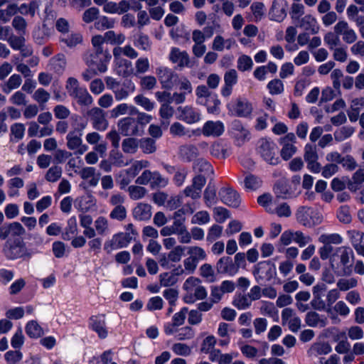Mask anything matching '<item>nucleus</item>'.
Here are the masks:
<instances>
[{
	"label": "nucleus",
	"instance_id": "obj_1",
	"mask_svg": "<svg viewBox=\"0 0 364 364\" xmlns=\"http://www.w3.org/2000/svg\"><path fill=\"white\" fill-rule=\"evenodd\" d=\"M133 115L122 118L117 122L121 134L125 136H141L144 133L145 127L152 120V116L146 112L138 111Z\"/></svg>",
	"mask_w": 364,
	"mask_h": 364
},
{
	"label": "nucleus",
	"instance_id": "obj_2",
	"mask_svg": "<svg viewBox=\"0 0 364 364\" xmlns=\"http://www.w3.org/2000/svg\"><path fill=\"white\" fill-rule=\"evenodd\" d=\"M2 252L10 260L21 259L28 261L33 256L32 251L27 248L26 243L20 238L8 239L4 244Z\"/></svg>",
	"mask_w": 364,
	"mask_h": 364
},
{
	"label": "nucleus",
	"instance_id": "obj_3",
	"mask_svg": "<svg viewBox=\"0 0 364 364\" xmlns=\"http://www.w3.org/2000/svg\"><path fill=\"white\" fill-rule=\"evenodd\" d=\"M183 288L187 292L183 298L186 303H193L207 296L206 289L201 285V280L198 278L188 277L183 283Z\"/></svg>",
	"mask_w": 364,
	"mask_h": 364
},
{
	"label": "nucleus",
	"instance_id": "obj_4",
	"mask_svg": "<svg viewBox=\"0 0 364 364\" xmlns=\"http://www.w3.org/2000/svg\"><path fill=\"white\" fill-rule=\"evenodd\" d=\"M337 255L340 259V264L342 266L341 270L337 272L339 276H349L351 274L353 269V261L354 259V253L350 247L342 246L336 249V253L333 256Z\"/></svg>",
	"mask_w": 364,
	"mask_h": 364
},
{
	"label": "nucleus",
	"instance_id": "obj_5",
	"mask_svg": "<svg viewBox=\"0 0 364 364\" xmlns=\"http://www.w3.org/2000/svg\"><path fill=\"white\" fill-rule=\"evenodd\" d=\"M156 75L162 88L166 90H171L178 81V75L173 69L166 66L158 67Z\"/></svg>",
	"mask_w": 364,
	"mask_h": 364
},
{
	"label": "nucleus",
	"instance_id": "obj_6",
	"mask_svg": "<svg viewBox=\"0 0 364 364\" xmlns=\"http://www.w3.org/2000/svg\"><path fill=\"white\" fill-rule=\"evenodd\" d=\"M275 144L265 138L258 141V150L261 156L265 161L271 165H277L279 162V157L276 156Z\"/></svg>",
	"mask_w": 364,
	"mask_h": 364
},
{
	"label": "nucleus",
	"instance_id": "obj_7",
	"mask_svg": "<svg viewBox=\"0 0 364 364\" xmlns=\"http://www.w3.org/2000/svg\"><path fill=\"white\" fill-rule=\"evenodd\" d=\"M81 136L80 130L77 129L70 131L66 136L68 149L78 154H82L87 150V146L82 144Z\"/></svg>",
	"mask_w": 364,
	"mask_h": 364
},
{
	"label": "nucleus",
	"instance_id": "obj_8",
	"mask_svg": "<svg viewBox=\"0 0 364 364\" xmlns=\"http://www.w3.org/2000/svg\"><path fill=\"white\" fill-rule=\"evenodd\" d=\"M87 116L92 121V127L98 131H105L108 127V121L106 119L105 112L100 107H95L87 110Z\"/></svg>",
	"mask_w": 364,
	"mask_h": 364
},
{
	"label": "nucleus",
	"instance_id": "obj_9",
	"mask_svg": "<svg viewBox=\"0 0 364 364\" xmlns=\"http://www.w3.org/2000/svg\"><path fill=\"white\" fill-rule=\"evenodd\" d=\"M132 239L130 233H117L112 236L111 240L105 243L104 249L107 253H110L112 250L127 247Z\"/></svg>",
	"mask_w": 364,
	"mask_h": 364
},
{
	"label": "nucleus",
	"instance_id": "obj_10",
	"mask_svg": "<svg viewBox=\"0 0 364 364\" xmlns=\"http://www.w3.org/2000/svg\"><path fill=\"white\" fill-rule=\"evenodd\" d=\"M333 30L338 36H342L343 41L348 44L356 41L358 36L355 31L350 28L347 21H339L333 27Z\"/></svg>",
	"mask_w": 364,
	"mask_h": 364
},
{
	"label": "nucleus",
	"instance_id": "obj_11",
	"mask_svg": "<svg viewBox=\"0 0 364 364\" xmlns=\"http://www.w3.org/2000/svg\"><path fill=\"white\" fill-rule=\"evenodd\" d=\"M296 139L294 133H288L279 139V143L283 146L281 150V156L283 159H289L296 151V147L294 145Z\"/></svg>",
	"mask_w": 364,
	"mask_h": 364
},
{
	"label": "nucleus",
	"instance_id": "obj_12",
	"mask_svg": "<svg viewBox=\"0 0 364 364\" xmlns=\"http://www.w3.org/2000/svg\"><path fill=\"white\" fill-rule=\"evenodd\" d=\"M219 196L223 203L232 208H237L241 203L239 193L230 187L222 188Z\"/></svg>",
	"mask_w": 364,
	"mask_h": 364
},
{
	"label": "nucleus",
	"instance_id": "obj_13",
	"mask_svg": "<svg viewBox=\"0 0 364 364\" xmlns=\"http://www.w3.org/2000/svg\"><path fill=\"white\" fill-rule=\"evenodd\" d=\"M178 119L191 124L200 120V113L192 106L178 107L177 108Z\"/></svg>",
	"mask_w": 364,
	"mask_h": 364
},
{
	"label": "nucleus",
	"instance_id": "obj_14",
	"mask_svg": "<svg viewBox=\"0 0 364 364\" xmlns=\"http://www.w3.org/2000/svg\"><path fill=\"white\" fill-rule=\"evenodd\" d=\"M90 327L101 339L108 336V331L106 327L105 317L104 315L92 316L90 318Z\"/></svg>",
	"mask_w": 364,
	"mask_h": 364
},
{
	"label": "nucleus",
	"instance_id": "obj_15",
	"mask_svg": "<svg viewBox=\"0 0 364 364\" xmlns=\"http://www.w3.org/2000/svg\"><path fill=\"white\" fill-rule=\"evenodd\" d=\"M215 269L218 274H228L229 276H234L237 274L233 261L232 258L228 256H224L220 258L216 263Z\"/></svg>",
	"mask_w": 364,
	"mask_h": 364
},
{
	"label": "nucleus",
	"instance_id": "obj_16",
	"mask_svg": "<svg viewBox=\"0 0 364 364\" xmlns=\"http://www.w3.org/2000/svg\"><path fill=\"white\" fill-rule=\"evenodd\" d=\"M224 131V124L220 121H208L202 128V133L206 136L218 137L222 135Z\"/></svg>",
	"mask_w": 364,
	"mask_h": 364
},
{
	"label": "nucleus",
	"instance_id": "obj_17",
	"mask_svg": "<svg viewBox=\"0 0 364 364\" xmlns=\"http://www.w3.org/2000/svg\"><path fill=\"white\" fill-rule=\"evenodd\" d=\"M295 25L311 34H316L319 31L316 19L310 14L306 15L297 22H295Z\"/></svg>",
	"mask_w": 364,
	"mask_h": 364
},
{
	"label": "nucleus",
	"instance_id": "obj_18",
	"mask_svg": "<svg viewBox=\"0 0 364 364\" xmlns=\"http://www.w3.org/2000/svg\"><path fill=\"white\" fill-rule=\"evenodd\" d=\"M225 85L221 90L224 97H228L232 93V86L237 82V73L235 69L227 71L224 75Z\"/></svg>",
	"mask_w": 364,
	"mask_h": 364
},
{
	"label": "nucleus",
	"instance_id": "obj_19",
	"mask_svg": "<svg viewBox=\"0 0 364 364\" xmlns=\"http://www.w3.org/2000/svg\"><path fill=\"white\" fill-rule=\"evenodd\" d=\"M169 60L173 63H177L180 68L188 67L189 55L186 51H181L178 48H173L169 55Z\"/></svg>",
	"mask_w": 364,
	"mask_h": 364
},
{
	"label": "nucleus",
	"instance_id": "obj_20",
	"mask_svg": "<svg viewBox=\"0 0 364 364\" xmlns=\"http://www.w3.org/2000/svg\"><path fill=\"white\" fill-rule=\"evenodd\" d=\"M151 214V206L144 203H138L132 210L133 217L139 221L149 220Z\"/></svg>",
	"mask_w": 364,
	"mask_h": 364
},
{
	"label": "nucleus",
	"instance_id": "obj_21",
	"mask_svg": "<svg viewBox=\"0 0 364 364\" xmlns=\"http://www.w3.org/2000/svg\"><path fill=\"white\" fill-rule=\"evenodd\" d=\"M135 86L131 80H127L123 82L122 86L113 92L117 101H122L127 99L129 95L134 92Z\"/></svg>",
	"mask_w": 364,
	"mask_h": 364
},
{
	"label": "nucleus",
	"instance_id": "obj_22",
	"mask_svg": "<svg viewBox=\"0 0 364 364\" xmlns=\"http://www.w3.org/2000/svg\"><path fill=\"white\" fill-rule=\"evenodd\" d=\"M234 114L240 117H245L250 115L252 111V105L245 99H237L233 106Z\"/></svg>",
	"mask_w": 364,
	"mask_h": 364
},
{
	"label": "nucleus",
	"instance_id": "obj_23",
	"mask_svg": "<svg viewBox=\"0 0 364 364\" xmlns=\"http://www.w3.org/2000/svg\"><path fill=\"white\" fill-rule=\"evenodd\" d=\"M139 111L135 106L127 103H121L117 105L110 111V116L112 118H117L119 116L129 114L133 115Z\"/></svg>",
	"mask_w": 364,
	"mask_h": 364
},
{
	"label": "nucleus",
	"instance_id": "obj_24",
	"mask_svg": "<svg viewBox=\"0 0 364 364\" xmlns=\"http://www.w3.org/2000/svg\"><path fill=\"white\" fill-rule=\"evenodd\" d=\"M80 105L89 106L92 104L93 98L85 87H80L71 96Z\"/></svg>",
	"mask_w": 364,
	"mask_h": 364
},
{
	"label": "nucleus",
	"instance_id": "obj_25",
	"mask_svg": "<svg viewBox=\"0 0 364 364\" xmlns=\"http://www.w3.org/2000/svg\"><path fill=\"white\" fill-rule=\"evenodd\" d=\"M305 321L309 326L311 327H325L327 325V318L321 316L316 311H309L306 314Z\"/></svg>",
	"mask_w": 364,
	"mask_h": 364
},
{
	"label": "nucleus",
	"instance_id": "obj_26",
	"mask_svg": "<svg viewBox=\"0 0 364 364\" xmlns=\"http://www.w3.org/2000/svg\"><path fill=\"white\" fill-rule=\"evenodd\" d=\"M50 70L58 75H61L66 66V59L63 54H58L50 60Z\"/></svg>",
	"mask_w": 364,
	"mask_h": 364
},
{
	"label": "nucleus",
	"instance_id": "obj_27",
	"mask_svg": "<svg viewBox=\"0 0 364 364\" xmlns=\"http://www.w3.org/2000/svg\"><path fill=\"white\" fill-rule=\"evenodd\" d=\"M22 83V78L18 74H13L8 80L1 85L2 91L9 94L13 90L17 89Z\"/></svg>",
	"mask_w": 364,
	"mask_h": 364
},
{
	"label": "nucleus",
	"instance_id": "obj_28",
	"mask_svg": "<svg viewBox=\"0 0 364 364\" xmlns=\"http://www.w3.org/2000/svg\"><path fill=\"white\" fill-rule=\"evenodd\" d=\"M235 139L242 143L249 138L250 132L245 129L240 121H234L232 124Z\"/></svg>",
	"mask_w": 364,
	"mask_h": 364
},
{
	"label": "nucleus",
	"instance_id": "obj_29",
	"mask_svg": "<svg viewBox=\"0 0 364 364\" xmlns=\"http://www.w3.org/2000/svg\"><path fill=\"white\" fill-rule=\"evenodd\" d=\"M180 155L188 161L196 159L199 153L198 148L193 144L182 145L179 148Z\"/></svg>",
	"mask_w": 364,
	"mask_h": 364
},
{
	"label": "nucleus",
	"instance_id": "obj_30",
	"mask_svg": "<svg viewBox=\"0 0 364 364\" xmlns=\"http://www.w3.org/2000/svg\"><path fill=\"white\" fill-rule=\"evenodd\" d=\"M210 154L218 159H225L230 154V149L220 143H214L210 146Z\"/></svg>",
	"mask_w": 364,
	"mask_h": 364
},
{
	"label": "nucleus",
	"instance_id": "obj_31",
	"mask_svg": "<svg viewBox=\"0 0 364 364\" xmlns=\"http://www.w3.org/2000/svg\"><path fill=\"white\" fill-rule=\"evenodd\" d=\"M331 351V347L326 343H314L309 350L308 354L309 356H317L321 355H326Z\"/></svg>",
	"mask_w": 364,
	"mask_h": 364
},
{
	"label": "nucleus",
	"instance_id": "obj_32",
	"mask_svg": "<svg viewBox=\"0 0 364 364\" xmlns=\"http://www.w3.org/2000/svg\"><path fill=\"white\" fill-rule=\"evenodd\" d=\"M139 139L135 137H127L122 143V151L126 154H135L139 147Z\"/></svg>",
	"mask_w": 364,
	"mask_h": 364
},
{
	"label": "nucleus",
	"instance_id": "obj_33",
	"mask_svg": "<svg viewBox=\"0 0 364 364\" xmlns=\"http://www.w3.org/2000/svg\"><path fill=\"white\" fill-rule=\"evenodd\" d=\"M350 242L358 252L364 245V233L357 230L348 231Z\"/></svg>",
	"mask_w": 364,
	"mask_h": 364
},
{
	"label": "nucleus",
	"instance_id": "obj_34",
	"mask_svg": "<svg viewBox=\"0 0 364 364\" xmlns=\"http://www.w3.org/2000/svg\"><path fill=\"white\" fill-rule=\"evenodd\" d=\"M26 332L27 335L33 338L41 337L44 332L41 326L36 321H30L26 326Z\"/></svg>",
	"mask_w": 364,
	"mask_h": 364
},
{
	"label": "nucleus",
	"instance_id": "obj_35",
	"mask_svg": "<svg viewBox=\"0 0 364 364\" xmlns=\"http://www.w3.org/2000/svg\"><path fill=\"white\" fill-rule=\"evenodd\" d=\"M170 134L173 136L182 137L185 136H188V137H191L193 134L187 129L180 122H173L169 129ZM193 133V132H192Z\"/></svg>",
	"mask_w": 364,
	"mask_h": 364
},
{
	"label": "nucleus",
	"instance_id": "obj_36",
	"mask_svg": "<svg viewBox=\"0 0 364 364\" xmlns=\"http://www.w3.org/2000/svg\"><path fill=\"white\" fill-rule=\"evenodd\" d=\"M17 11L18 6L15 4H9L6 9H0V22L8 23Z\"/></svg>",
	"mask_w": 364,
	"mask_h": 364
},
{
	"label": "nucleus",
	"instance_id": "obj_37",
	"mask_svg": "<svg viewBox=\"0 0 364 364\" xmlns=\"http://www.w3.org/2000/svg\"><path fill=\"white\" fill-rule=\"evenodd\" d=\"M149 166L150 163L146 160L135 161L127 170V173L131 178H134L143 168H148Z\"/></svg>",
	"mask_w": 364,
	"mask_h": 364
},
{
	"label": "nucleus",
	"instance_id": "obj_38",
	"mask_svg": "<svg viewBox=\"0 0 364 364\" xmlns=\"http://www.w3.org/2000/svg\"><path fill=\"white\" fill-rule=\"evenodd\" d=\"M139 146L146 154H153L156 151V141L150 137L140 139Z\"/></svg>",
	"mask_w": 364,
	"mask_h": 364
},
{
	"label": "nucleus",
	"instance_id": "obj_39",
	"mask_svg": "<svg viewBox=\"0 0 364 364\" xmlns=\"http://www.w3.org/2000/svg\"><path fill=\"white\" fill-rule=\"evenodd\" d=\"M10 141L17 142L24 136L25 126L21 123H15L11 126Z\"/></svg>",
	"mask_w": 364,
	"mask_h": 364
},
{
	"label": "nucleus",
	"instance_id": "obj_40",
	"mask_svg": "<svg viewBox=\"0 0 364 364\" xmlns=\"http://www.w3.org/2000/svg\"><path fill=\"white\" fill-rule=\"evenodd\" d=\"M129 196L132 200H137L143 198L147 193V190L142 186L132 185L127 188Z\"/></svg>",
	"mask_w": 364,
	"mask_h": 364
},
{
	"label": "nucleus",
	"instance_id": "obj_41",
	"mask_svg": "<svg viewBox=\"0 0 364 364\" xmlns=\"http://www.w3.org/2000/svg\"><path fill=\"white\" fill-rule=\"evenodd\" d=\"M134 101L136 105L141 107L146 112H151L155 107V103L141 94L135 96Z\"/></svg>",
	"mask_w": 364,
	"mask_h": 364
},
{
	"label": "nucleus",
	"instance_id": "obj_42",
	"mask_svg": "<svg viewBox=\"0 0 364 364\" xmlns=\"http://www.w3.org/2000/svg\"><path fill=\"white\" fill-rule=\"evenodd\" d=\"M318 241L323 245H339L342 242L343 238L339 234L337 233L323 234L320 235Z\"/></svg>",
	"mask_w": 364,
	"mask_h": 364
},
{
	"label": "nucleus",
	"instance_id": "obj_43",
	"mask_svg": "<svg viewBox=\"0 0 364 364\" xmlns=\"http://www.w3.org/2000/svg\"><path fill=\"white\" fill-rule=\"evenodd\" d=\"M340 338H343V339L338 342V343L337 344V346L335 348V350L338 353H341V354L346 353L349 351V350L350 348V345L347 341V338L346 337V333H341L337 335L336 337L335 338V340L338 341Z\"/></svg>",
	"mask_w": 364,
	"mask_h": 364
},
{
	"label": "nucleus",
	"instance_id": "obj_44",
	"mask_svg": "<svg viewBox=\"0 0 364 364\" xmlns=\"http://www.w3.org/2000/svg\"><path fill=\"white\" fill-rule=\"evenodd\" d=\"M109 159L111 163L117 167H123L129 164V162L125 161L123 154L117 149L110 151Z\"/></svg>",
	"mask_w": 364,
	"mask_h": 364
},
{
	"label": "nucleus",
	"instance_id": "obj_45",
	"mask_svg": "<svg viewBox=\"0 0 364 364\" xmlns=\"http://www.w3.org/2000/svg\"><path fill=\"white\" fill-rule=\"evenodd\" d=\"M117 60V67L116 68V73L118 75L122 77H127L129 75L128 68L131 67L132 63L124 58H119Z\"/></svg>",
	"mask_w": 364,
	"mask_h": 364
},
{
	"label": "nucleus",
	"instance_id": "obj_46",
	"mask_svg": "<svg viewBox=\"0 0 364 364\" xmlns=\"http://www.w3.org/2000/svg\"><path fill=\"white\" fill-rule=\"evenodd\" d=\"M223 227L218 225H212L208 231L206 236L207 242L212 243L220 238L223 233Z\"/></svg>",
	"mask_w": 364,
	"mask_h": 364
},
{
	"label": "nucleus",
	"instance_id": "obj_47",
	"mask_svg": "<svg viewBox=\"0 0 364 364\" xmlns=\"http://www.w3.org/2000/svg\"><path fill=\"white\" fill-rule=\"evenodd\" d=\"M205 204L210 207L216 203V189L214 186L208 184L204 191Z\"/></svg>",
	"mask_w": 364,
	"mask_h": 364
},
{
	"label": "nucleus",
	"instance_id": "obj_48",
	"mask_svg": "<svg viewBox=\"0 0 364 364\" xmlns=\"http://www.w3.org/2000/svg\"><path fill=\"white\" fill-rule=\"evenodd\" d=\"M62 173L63 170L61 167L53 166L48 170L45 178L49 182L54 183L60 178Z\"/></svg>",
	"mask_w": 364,
	"mask_h": 364
},
{
	"label": "nucleus",
	"instance_id": "obj_49",
	"mask_svg": "<svg viewBox=\"0 0 364 364\" xmlns=\"http://www.w3.org/2000/svg\"><path fill=\"white\" fill-rule=\"evenodd\" d=\"M200 274L210 282L216 280L215 274L213 267L210 264H204L200 267Z\"/></svg>",
	"mask_w": 364,
	"mask_h": 364
},
{
	"label": "nucleus",
	"instance_id": "obj_50",
	"mask_svg": "<svg viewBox=\"0 0 364 364\" xmlns=\"http://www.w3.org/2000/svg\"><path fill=\"white\" fill-rule=\"evenodd\" d=\"M188 254L198 263L200 260H203L207 257L205 250L198 246H191L188 247Z\"/></svg>",
	"mask_w": 364,
	"mask_h": 364
},
{
	"label": "nucleus",
	"instance_id": "obj_51",
	"mask_svg": "<svg viewBox=\"0 0 364 364\" xmlns=\"http://www.w3.org/2000/svg\"><path fill=\"white\" fill-rule=\"evenodd\" d=\"M103 36L105 41L111 44H122L125 40V36L122 33L116 34L113 31L106 32Z\"/></svg>",
	"mask_w": 364,
	"mask_h": 364
},
{
	"label": "nucleus",
	"instance_id": "obj_52",
	"mask_svg": "<svg viewBox=\"0 0 364 364\" xmlns=\"http://www.w3.org/2000/svg\"><path fill=\"white\" fill-rule=\"evenodd\" d=\"M323 41L330 50L336 48L335 47L338 46L341 43L339 36L336 34L335 31L327 32L324 36Z\"/></svg>",
	"mask_w": 364,
	"mask_h": 364
},
{
	"label": "nucleus",
	"instance_id": "obj_53",
	"mask_svg": "<svg viewBox=\"0 0 364 364\" xmlns=\"http://www.w3.org/2000/svg\"><path fill=\"white\" fill-rule=\"evenodd\" d=\"M312 213L309 208H301L296 213L297 220L304 226H311V223L309 217Z\"/></svg>",
	"mask_w": 364,
	"mask_h": 364
},
{
	"label": "nucleus",
	"instance_id": "obj_54",
	"mask_svg": "<svg viewBox=\"0 0 364 364\" xmlns=\"http://www.w3.org/2000/svg\"><path fill=\"white\" fill-rule=\"evenodd\" d=\"M168 183V178L163 176L159 171H153L151 187L165 188Z\"/></svg>",
	"mask_w": 364,
	"mask_h": 364
},
{
	"label": "nucleus",
	"instance_id": "obj_55",
	"mask_svg": "<svg viewBox=\"0 0 364 364\" xmlns=\"http://www.w3.org/2000/svg\"><path fill=\"white\" fill-rule=\"evenodd\" d=\"M244 183L245 188L252 191L257 189L262 185V181L258 177L252 174H249L245 177Z\"/></svg>",
	"mask_w": 364,
	"mask_h": 364
},
{
	"label": "nucleus",
	"instance_id": "obj_56",
	"mask_svg": "<svg viewBox=\"0 0 364 364\" xmlns=\"http://www.w3.org/2000/svg\"><path fill=\"white\" fill-rule=\"evenodd\" d=\"M127 215V208L124 205L114 207L109 213L110 218L118 221H123Z\"/></svg>",
	"mask_w": 364,
	"mask_h": 364
},
{
	"label": "nucleus",
	"instance_id": "obj_57",
	"mask_svg": "<svg viewBox=\"0 0 364 364\" xmlns=\"http://www.w3.org/2000/svg\"><path fill=\"white\" fill-rule=\"evenodd\" d=\"M274 191L278 198H286L289 195L287 184L282 180L277 182L274 187Z\"/></svg>",
	"mask_w": 364,
	"mask_h": 364
},
{
	"label": "nucleus",
	"instance_id": "obj_58",
	"mask_svg": "<svg viewBox=\"0 0 364 364\" xmlns=\"http://www.w3.org/2000/svg\"><path fill=\"white\" fill-rule=\"evenodd\" d=\"M176 84L178 85L180 92L185 93L186 95L191 94L193 92V86L191 81L186 77H178V81Z\"/></svg>",
	"mask_w": 364,
	"mask_h": 364
},
{
	"label": "nucleus",
	"instance_id": "obj_59",
	"mask_svg": "<svg viewBox=\"0 0 364 364\" xmlns=\"http://www.w3.org/2000/svg\"><path fill=\"white\" fill-rule=\"evenodd\" d=\"M251 302L247 295L239 294L233 300L232 304L238 309H245L251 305Z\"/></svg>",
	"mask_w": 364,
	"mask_h": 364
},
{
	"label": "nucleus",
	"instance_id": "obj_60",
	"mask_svg": "<svg viewBox=\"0 0 364 364\" xmlns=\"http://www.w3.org/2000/svg\"><path fill=\"white\" fill-rule=\"evenodd\" d=\"M271 95H279L284 91V84L279 79H274L267 84Z\"/></svg>",
	"mask_w": 364,
	"mask_h": 364
},
{
	"label": "nucleus",
	"instance_id": "obj_61",
	"mask_svg": "<svg viewBox=\"0 0 364 364\" xmlns=\"http://www.w3.org/2000/svg\"><path fill=\"white\" fill-rule=\"evenodd\" d=\"M38 5L36 1H32L29 4H22L18 8V11L21 14H30L32 17L35 16L36 10L38 9Z\"/></svg>",
	"mask_w": 364,
	"mask_h": 364
},
{
	"label": "nucleus",
	"instance_id": "obj_62",
	"mask_svg": "<svg viewBox=\"0 0 364 364\" xmlns=\"http://www.w3.org/2000/svg\"><path fill=\"white\" fill-rule=\"evenodd\" d=\"M160 284L164 287H171L178 282L176 278L171 272H164L159 275Z\"/></svg>",
	"mask_w": 364,
	"mask_h": 364
},
{
	"label": "nucleus",
	"instance_id": "obj_63",
	"mask_svg": "<svg viewBox=\"0 0 364 364\" xmlns=\"http://www.w3.org/2000/svg\"><path fill=\"white\" fill-rule=\"evenodd\" d=\"M156 78L152 75H146L141 77L140 85L143 90H151L156 85Z\"/></svg>",
	"mask_w": 364,
	"mask_h": 364
},
{
	"label": "nucleus",
	"instance_id": "obj_64",
	"mask_svg": "<svg viewBox=\"0 0 364 364\" xmlns=\"http://www.w3.org/2000/svg\"><path fill=\"white\" fill-rule=\"evenodd\" d=\"M214 218L216 222L223 223L230 217L229 211L223 207H216L213 210Z\"/></svg>",
	"mask_w": 364,
	"mask_h": 364
}]
</instances>
